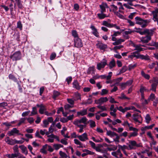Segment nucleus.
Returning <instances> with one entry per match:
<instances>
[{"label":"nucleus","mask_w":158,"mask_h":158,"mask_svg":"<svg viewBox=\"0 0 158 158\" xmlns=\"http://www.w3.org/2000/svg\"><path fill=\"white\" fill-rule=\"evenodd\" d=\"M112 24L106 21H103L102 23V25L110 28H111Z\"/></svg>","instance_id":"obj_37"},{"label":"nucleus","mask_w":158,"mask_h":158,"mask_svg":"<svg viewBox=\"0 0 158 158\" xmlns=\"http://www.w3.org/2000/svg\"><path fill=\"white\" fill-rule=\"evenodd\" d=\"M144 32H146V33L148 34V35H152L154 33V31L153 30L150 29H146L144 30Z\"/></svg>","instance_id":"obj_40"},{"label":"nucleus","mask_w":158,"mask_h":158,"mask_svg":"<svg viewBox=\"0 0 158 158\" xmlns=\"http://www.w3.org/2000/svg\"><path fill=\"white\" fill-rule=\"evenodd\" d=\"M87 119L85 117H83L80 119H75L73 122V124L77 126L79 125H83L81 124V123H83L84 124H86L87 123Z\"/></svg>","instance_id":"obj_4"},{"label":"nucleus","mask_w":158,"mask_h":158,"mask_svg":"<svg viewBox=\"0 0 158 158\" xmlns=\"http://www.w3.org/2000/svg\"><path fill=\"white\" fill-rule=\"evenodd\" d=\"M89 123L90 127L91 128H93L96 126L95 122L92 120H89Z\"/></svg>","instance_id":"obj_43"},{"label":"nucleus","mask_w":158,"mask_h":158,"mask_svg":"<svg viewBox=\"0 0 158 158\" xmlns=\"http://www.w3.org/2000/svg\"><path fill=\"white\" fill-rule=\"evenodd\" d=\"M5 142L8 144L10 145H14L15 144V139H10L8 137H7L5 139Z\"/></svg>","instance_id":"obj_16"},{"label":"nucleus","mask_w":158,"mask_h":158,"mask_svg":"<svg viewBox=\"0 0 158 158\" xmlns=\"http://www.w3.org/2000/svg\"><path fill=\"white\" fill-rule=\"evenodd\" d=\"M108 101V99L107 97H102L100 98L97 100L96 103L97 104H102L103 103L106 102Z\"/></svg>","instance_id":"obj_17"},{"label":"nucleus","mask_w":158,"mask_h":158,"mask_svg":"<svg viewBox=\"0 0 158 158\" xmlns=\"http://www.w3.org/2000/svg\"><path fill=\"white\" fill-rule=\"evenodd\" d=\"M142 147L141 143L137 144L135 140H129L128 147L129 150L135 149L136 148Z\"/></svg>","instance_id":"obj_3"},{"label":"nucleus","mask_w":158,"mask_h":158,"mask_svg":"<svg viewBox=\"0 0 158 158\" xmlns=\"http://www.w3.org/2000/svg\"><path fill=\"white\" fill-rule=\"evenodd\" d=\"M135 23L137 24L140 25L142 27H146L151 21V20H144L138 17H135Z\"/></svg>","instance_id":"obj_1"},{"label":"nucleus","mask_w":158,"mask_h":158,"mask_svg":"<svg viewBox=\"0 0 158 158\" xmlns=\"http://www.w3.org/2000/svg\"><path fill=\"white\" fill-rule=\"evenodd\" d=\"M141 74L142 76L144 77L145 79H149L150 78V76L148 74H145L144 72L142 71L141 72Z\"/></svg>","instance_id":"obj_47"},{"label":"nucleus","mask_w":158,"mask_h":158,"mask_svg":"<svg viewBox=\"0 0 158 158\" xmlns=\"http://www.w3.org/2000/svg\"><path fill=\"white\" fill-rule=\"evenodd\" d=\"M107 65L110 69H112L115 66L116 64L115 60L113 59H112Z\"/></svg>","instance_id":"obj_28"},{"label":"nucleus","mask_w":158,"mask_h":158,"mask_svg":"<svg viewBox=\"0 0 158 158\" xmlns=\"http://www.w3.org/2000/svg\"><path fill=\"white\" fill-rule=\"evenodd\" d=\"M10 58L12 59L13 61L20 59L21 58L20 52L19 51L15 52L13 55L10 56Z\"/></svg>","instance_id":"obj_7"},{"label":"nucleus","mask_w":158,"mask_h":158,"mask_svg":"<svg viewBox=\"0 0 158 158\" xmlns=\"http://www.w3.org/2000/svg\"><path fill=\"white\" fill-rule=\"evenodd\" d=\"M37 113V111L36 108L35 107H33L30 116H33L36 114Z\"/></svg>","instance_id":"obj_44"},{"label":"nucleus","mask_w":158,"mask_h":158,"mask_svg":"<svg viewBox=\"0 0 158 158\" xmlns=\"http://www.w3.org/2000/svg\"><path fill=\"white\" fill-rule=\"evenodd\" d=\"M13 150L14 153H20L19 152L18 148L17 145H15L13 147Z\"/></svg>","instance_id":"obj_53"},{"label":"nucleus","mask_w":158,"mask_h":158,"mask_svg":"<svg viewBox=\"0 0 158 158\" xmlns=\"http://www.w3.org/2000/svg\"><path fill=\"white\" fill-rule=\"evenodd\" d=\"M111 8L112 9V10L114 12V13H115V12L117 11V10H118V7L114 5V4L111 5L110 6Z\"/></svg>","instance_id":"obj_55"},{"label":"nucleus","mask_w":158,"mask_h":158,"mask_svg":"<svg viewBox=\"0 0 158 158\" xmlns=\"http://www.w3.org/2000/svg\"><path fill=\"white\" fill-rule=\"evenodd\" d=\"M92 100L90 98H88V100L84 103L85 104H89L92 103Z\"/></svg>","instance_id":"obj_64"},{"label":"nucleus","mask_w":158,"mask_h":158,"mask_svg":"<svg viewBox=\"0 0 158 158\" xmlns=\"http://www.w3.org/2000/svg\"><path fill=\"white\" fill-rule=\"evenodd\" d=\"M128 57L131 59H133L134 57H135L137 59H140L142 60H148L149 59L148 56H144L141 54L136 52L131 53V55L128 56Z\"/></svg>","instance_id":"obj_2"},{"label":"nucleus","mask_w":158,"mask_h":158,"mask_svg":"<svg viewBox=\"0 0 158 158\" xmlns=\"http://www.w3.org/2000/svg\"><path fill=\"white\" fill-rule=\"evenodd\" d=\"M90 28L92 31V33L96 37H98L99 36L98 33L97 31V30L95 27L94 26L91 25Z\"/></svg>","instance_id":"obj_21"},{"label":"nucleus","mask_w":158,"mask_h":158,"mask_svg":"<svg viewBox=\"0 0 158 158\" xmlns=\"http://www.w3.org/2000/svg\"><path fill=\"white\" fill-rule=\"evenodd\" d=\"M151 15L153 16L152 19L154 22H158V8H155L152 11Z\"/></svg>","instance_id":"obj_5"},{"label":"nucleus","mask_w":158,"mask_h":158,"mask_svg":"<svg viewBox=\"0 0 158 158\" xmlns=\"http://www.w3.org/2000/svg\"><path fill=\"white\" fill-rule=\"evenodd\" d=\"M151 40L150 36H147L144 37H142L140 38V41L143 43H147Z\"/></svg>","instance_id":"obj_20"},{"label":"nucleus","mask_w":158,"mask_h":158,"mask_svg":"<svg viewBox=\"0 0 158 158\" xmlns=\"http://www.w3.org/2000/svg\"><path fill=\"white\" fill-rule=\"evenodd\" d=\"M155 95L154 94H152L148 98V100L153 101L154 99H156Z\"/></svg>","instance_id":"obj_61"},{"label":"nucleus","mask_w":158,"mask_h":158,"mask_svg":"<svg viewBox=\"0 0 158 158\" xmlns=\"http://www.w3.org/2000/svg\"><path fill=\"white\" fill-rule=\"evenodd\" d=\"M97 107L100 109L102 111H106L107 110L105 106L98 105L97 106Z\"/></svg>","instance_id":"obj_59"},{"label":"nucleus","mask_w":158,"mask_h":158,"mask_svg":"<svg viewBox=\"0 0 158 158\" xmlns=\"http://www.w3.org/2000/svg\"><path fill=\"white\" fill-rule=\"evenodd\" d=\"M134 31L131 30L130 29H128L127 31H125L123 33V36L125 35H128L131 34L132 32H134Z\"/></svg>","instance_id":"obj_39"},{"label":"nucleus","mask_w":158,"mask_h":158,"mask_svg":"<svg viewBox=\"0 0 158 158\" xmlns=\"http://www.w3.org/2000/svg\"><path fill=\"white\" fill-rule=\"evenodd\" d=\"M19 131L16 128H13L11 131H8L7 134L9 136H15L16 135H21L19 133Z\"/></svg>","instance_id":"obj_9"},{"label":"nucleus","mask_w":158,"mask_h":158,"mask_svg":"<svg viewBox=\"0 0 158 158\" xmlns=\"http://www.w3.org/2000/svg\"><path fill=\"white\" fill-rule=\"evenodd\" d=\"M60 95V93L57 91H54L53 98L54 99H56V97Z\"/></svg>","instance_id":"obj_56"},{"label":"nucleus","mask_w":158,"mask_h":158,"mask_svg":"<svg viewBox=\"0 0 158 158\" xmlns=\"http://www.w3.org/2000/svg\"><path fill=\"white\" fill-rule=\"evenodd\" d=\"M148 90L145 87L143 86H141L140 89V92L141 93V96L143 98V96H144L143 93L144 91H148Z\"/></svg>","instance_id":"obj_35"},{"label":"nucleus","mask_w":158,"mask_h":158,"mask_svg":"<svg viewBox=\"0 0 158 158\" xmlns=\"http://www.w3.org/2000/svg\"><path fill=\"white\" fill-rule=\"evenodd\" d=\"M150 82L152 83L153 82V83L158 84V79L157 77H153L152 80H150Z\"/></svg>","instance_id":"obj_54"},{"label":"nucleus","mask_w":158,"mask_h":158,"mask_svg":"<svg viewBox=\"0 0 158 158\" xmlns=\"http://www.w3.org/2000/svg\"><path fill=\"white\" fill-rule=\"evenodd\" d=\"M46 111V109L45 107L43 105H41V106H40V108L39 110V113L41 114H43L45 113V112Z\"/></svg>","instance_id":"obj_31"},{"label":"nucleus","mask_w":158,"mask_h":158,"mask_svg":"<svg viewBox=\"0 0 158 158\" xmlns=\"http://www.w3.org/2000/svg\"><path fill=\"white\" fill-rule=\"evenodd\" d=\"M54 126V123H53L50 126V127L48 129V131H47L46 132V135H47V133H48V135H50V134H52V133L54 131V129L53 128Z\"/></svg>","instance_id":"obj_32"},{"label":"nucleus","mask_w":158,"mask_h":158,"mask_svg":"<svg viewBox=\"0 0 158 158\" xmlns=\"http://www.w3.org/2000/svg\"><path fill=\"white\" fill-rule=\"evenodd\" d=\"M77 114L78 115L83 116L87 114V110L86 109H84L82 110H81L80 111L77 112Z\"/></svg>","instance_id":"obj_29"},{"label":"nucleus","mask_w":158,"mask_h":158,"mask_svg":"<svg viewBox=\"0 0 158 158\" xmlns=\"http://www.w3.org/2000/svg\"><path fill=\"white\" fill-rule=\"evenodd\" d=\"M155 125L154 124H153L150 126H146L141 128V130L143 133H144L147 130L152 129Z\"/></svg>","instance_id":"obj_19"},{"label":"nucleus","mask_w":158,"mask_h":158,"mask_svg":"<svg viewBox=\"0 0 158 158\" xmlns=\"http://www.w3.org/2000/svg\"><path fill=\"white\" fill-rule=\"evenodd\" d=\"M95 69L94 66H92L89 67L88 69L87 73L88 74H94L95 73Z\"/></svg>","instance_id":"obj_25"},{"label":"nucleus","mask_w":158,"mask_h":158,"mask_svg":"<svg viewBox=\"0 0 158 158\" xmlns=\"http://www.w3.org/2000/svg\"><path fill=\"white\" fill-rule=\"evenodd\" d=\"M25 141V139L22 138L21 140H17L15 139V144H21L23 143Z\"/></svg>","instance_id":"obj_58"},{"label":"nucleus","mask_w":158,"mask_h":158,"mask_svg":"<svg viewBox=\"0 0 158 158\" xmlns=\"http://www.w3.org/2000/svg\"><path fill=\"white\" fill-rule=\"evenodd\" d=\"M48 145L46 144L43 146L42 148L40 150V152L44 154H46L47 153V149L48 148Z\"/></svg>","instance_id":"obj_22"},{"label":"nucleus","mask_w":158,"mask_h":158,"mask_svg":"<svg viewBox=\"0 0 158 158\" xmlns=\"http://www.w3.org/2000/svg\"><path fill=\"white\" fill-rule=\"evenodd\" d=\"M73 87L79 90L81 89V86L79 85L77 81L75 80L73 83Z\"/></svg>","instance_id":"obj_30"},{"label":"nucleus","mask_w":158,"mask_h":158,"mask_svg":"<svg viewBox=\"0 0 158 158\" xmlns=\"http://www.w3.org/2000/svg\"><path fill=\"white\" fill-rule=\"evenodd\" d=\"M133 81L132 80H130L125 83V84L127 86H129L131 85L133 83Z\"/></svg>","instance_id":"obj_63"},{"label":"nucleus","mask_w":158,"mask_h":158,"mask_svg":"<svg viewBox=\"0 0 158 158\" xmlns=\"http://www.w3.org/2000/svg\"><path fill=\"white\" fill-rule=\"evenodd\" d=\"M145 119L146 122L148 124L150 123L151 120L150 116L148 114H147L146 115L145 117Z\"/></svg>","instance_id":"obj_38"},{"label":"nucleus","mask_w":158,"mask_h":158,"mask_svg":"<svg viewBox=\"0 0 158 158\" xmlns=\"http://www.w3.org/2000/svg\"><path fill=\"white\" fill-rule=\"evenodd\" d=\"M97 47L99 48L100 49H104L107 48V46L101 43H98L97 44Z\"/></svg>","instance_id":"obj_27"},{"label":"nucleus","mask_w":158,"mask_h":158,"mask_svg":"<svg viewBox=\"0 0 158 158\" xmlns=\"http://www.w3.org/2000/svg\"><path fill=\"white\" fill-rule=\"evenodd\" d=\"M78 139L81 141L84 142L88 139V135L86 132L84 133L81 135H78Z\"/></svg>","instance_id":"obj_13"},{"label":"nucleus","mask_w":158,"mask_h":158,"mask_svg":"<svg viewBox=\"0 0 158 158\" xmlns=\"http://www.w3.org/2000/svg\"><path fill=\"white\" fill-rule=\"evenodd\" d=\"M118 149L120 150H121L126 156H127V154L126 152V151H125L126 149H127L128 150H129V149L128 146H127L125 145H120L118 144Z\"/></svg>","instance_id":"obj_14"},{"label":"nucleus","mask_w":158,"mask_h":158,"mask_svg":"<svg viewBox=\"0 0 158 158\" xmlns=\"http://www.w3.org/2000/svg\"><path fill=\"white\" fill-rule=\"evenodd\" d=\"M83 152H85L86 155H93L94 154V152L91 151H90L89 150L87 149H84L83 150Z\"/></svg>","instance_id":"obj_41"},{"label":"nucleus","mask_w":158,"mask_h":158,"mask_svg":"<svg viewBox=\"0 0 158 158\" xmlns=\"http://www.w3.org/2000/svg\"><path fill=\"white\" fill-rule=\"evenodd\" d=\"M111 154L116 158H121L123 156L122 154L118 149L116 151L112 152Z\"/></svg>","instance_id":"obj_15"},{"label":"nucleus","mask_w":158,"mask_h":158,"mask_svg":"<svg viewBox=\"0 0 158 158\" xmlns=\"http://www.w3.org/2000/svg\"><path fill=\"white\" fill-rule=\"evenodd\" d=\"M43 127L44 128L47 127L49 124V123L47 120H44L43 121Z\"/></svg>","instance_id":"obj_62"},{"label":"nucleus","mask_w":158,"mask_h":158,"mask_svg":"<svg viewBox=\"0 0 158 158\" xmlns=\"http://www.w3.org/2000/svg\"><path fill=\"white\" fill-rule=\"evenodd\" d=\"M83 46L81 40L79 38H77L74 39V46L77 48L81 47Z\"/></svg>","instance_id":"obj_11"},{"label":"nucleus","mask_w":158,"mask_h":158,"mask_svg":"<svg viewBox=\"0 0 158 158\" xmlns=\"http://www.w3.org/2000/svg\"><path fill=\"white\" fill-rule=\"evenodd\" d=\"M101 9V12H106V8H108L107 5L106 3H103L100 6Z\"/></svg>","instance_id":"obj_23"},{"label":"nucleus","mask_w":158,"mask_h":158,"mask_svg":"<svg viewBox=\"0 0 158 158\" xmlns=\"http://www.w3.org/2000/svg\"><path fill=\"white\" fill-rule=\"evenodd\" d=\"M19 148L21 149L22 153L25 155H27L28 153V151L27 148L23 145H21L19 146Z\"/></svg>","instance_id":"obj_24"},{"label":"nucleus","mask_w":158,"mask_h":158,"mask_svg":"<svg viewBox=\"0 0 158 158\" xmlns=\"http://www.w3.org/2000/svg\"><path fill=\"white\" fill-rule=\"evenodd\" d=\"M107 64V60L106 59H104L100 63L97 64V69L100 70L102 68H104Z\"/></svg>","instance_id":"obj_8"},{"label":"nucleus","mask_w":158,"mask_h":158,"mask_svg":"<svg viewBox=\"0 0 158 158\" xmlns=\"http://www.w3.org/2000/svg\"><path fill=\"white\" fill-rule=\"evenodd\" d=\"M137 65V63H135L133 64H131L129 65L128 66L129 70L130 71L131 70L134 69L136 66Z\"/></svg>","instance_id":"obj_49"},{"label":"nucleus","mask_w":158,"mask_h":158,"mask_svg":"<svg viewBox=\"0 0 158 158\" xmlns=\"http://www.w3.org/2000/svg\"><path fill=\"white\" fill-rule=\"evenodd\" d=\"M106 130L107 131L106 135H107L110 136L111 138H112L114 136H115L117 135L116 133L113 131H108L107 130V129H106Z\"/></svg>","instance_id":"obj_26"},{"label":"nucleus","mask_w":158,"mask_h":158,"mask_svg":"<svg viewBox=\"0 0 158 158\" xmlns=\"http://www.w3.org/2000/svg\"><path fill=\"white\" fill-rule=\"evenodd\" d=\"M132 117L135 123H138L140 124L142 123V118L140 115L138 114H135L132 115Z\"/></svg>","instance_id":"obj_6"},{"label":"nucleus","mask_w":158,"mask_h":158,"mask_svg":"<svg viewBox=\"0 0 158 158\" xmlns=\"http://www.w3.org/2000/svg\"><path fill=\"white\" fill-rule=\"evenodd\" d=\"M120 31L121 32H119L118 31H114V33L112 35H113L114 36H116L118 35H120L121 34V32L123 31H124V30L121 29Z\"/></svg>","instance_id":"obj_50"},{"label":"nucleus","mask_w":158,"mask_h":158,"mask_svg":"<svg viewBox=\"0 0 158 158\" xmlns=\"http://www.w3.org/2000/svg\"><path fill=\"white\" fill-rule=\"evenodd\" d=\"M53 147L55 150H57L60 148H63V146L61 144H54L53 145Z\"/></svg>","instance_id":"obj_36"},{"label":"nucleus","mask_w":158,"mask_h":158,"mask_svg":"<svg viewBox=\"0 0 158 158\" xmlns=\"http://www.w3.org/2000/svg\"><path fill=\"white\" fill-rule=\"evenodd\" d=\"M97 15L100 19H102L108 16H107L104 14L103 12H101V13H98L97 14Z\"/></svg>","instance_id":"obj_34"},{"label":"nucleus","mask_w":158,"mask_h":158,"mask_svg":"<svg viewBox=\"0 0 158 158\" xmlns=\"http://www.w3.org/2000/svg\"><path fill=\"white\" fill-rule=\"evenodd\" d=\"M130 45L131 46H133L135 48L134 50H137L138 52H140L146 50L145 48H141V45H135L133 42L131 41H130Z\"/></svg>","instance_id":"obj_12"},{"label":"nucleus","mask_w":158,"mask_h":158,"mask_svg":"<svg viewBox=\"0 0 158 158\" xmlns=\"http://www.w3.org/2000/svg\"><path fill=\"white\" fill-rule=\"evenodd\" d=\"M47 136L48 138L47 140L49 142L53 143L54 141V139H55V135L53 134H51L50 135H48V133H47Z\"/></svg>","instance_id":"obj_18"},{"label":"nucleus","mask_w":158,"mask_h":158,"mask_svg":"<svg viewBox=\"0 0 158 158\" xmlns=\"http://www.w3.org/2000/svg\"><path fill=\"white\" fill-rule=\"evenodd\" d=\"M6 157L8 158H26V157L20 153H12V154H8L6 155Z\"/></svg>","instance_id":"obj_10"},{"label":"nucleus","mask_w":158,"mask_h":158,"mask_svg":"<svg viewBox=\"0 0 158 158\" xmlns=\"http://www.w3.org/2000/svg\"><path fill=\"white\" fill-rule=\"evenodd\" d=\"M118 98H120V99H128V100L130 99V98L127 97L124 94H123V93H122L121 95L120 96L118 97Z\"/></svg>","instance_id":"obj_51"},{"label":"nucleus","mask_w":158,"mask_h":158,"mask_svg":"<svg viewBox=\"0 0 158 158\" xmlns=\"http://www.w3.org/2000/svg\"><path fill=\"white\" fill-rule=\"evenodd\" d=\"M72 35L75 38V39L78 38V35L77 31L75 30H73L72 31Z\"/></svg>","instance_id":"obj_52"},{"label":"nucleus","mask_w":158,"mask_h":158,"mask_svg":"<svg viewBox=\"0 0 158 158\" xmlns=\"http://www.w3.org/2000/svg\"><path fill=\"white\" fill-rule=\"evenodd\" d=\"M141 101L142 102V105L144 106L147 104L148 103V102H149V101L148 99V100L145 99L144 96L143 98L142 97H141Z\"/></svg>","instance_id":"obj_33"},{"label":"nucleus","mask_w":158,"mask_h":158,"mask_svg":"<svg viewBox=\"0 0 158 158\" xmlns=\"http://www.w3.org/2000/svg\"><path fill=\"white\" fill-rule=\"evenodd\" d=\"M59 154L60 156L62 158H66L68 157L67 154L62 151H60Z\"/></svg>","instance_id":"obj_48"},{"label":"nucleus","mask_w":158,"mask_h":158,"mask_svg":"<svg viewBox=\"0 0 158 158\" xmlns=\"http://www.w3.org/2000/svg\"><path fill=\"white\" fill-rule=\"evenodd\" d=\"M157 85V84L153 83L152 85V88L151 90L154 91V92H156V88Z\"/></svg>","instance_id":"obj_57"},{"label":"nucleus","mask_w":158,"mask_h":158,"mask_svg":"<svg viewBox=\"0 0 158 158\" xmlns=\"http://www.w3.org/2000/svg\"><path fill=\"white\" fill-rule=\"evenodd\" d=\"M8 77L10 79L14 81H17V78L14 75L11 74H10L9 75Z\"/></svg>","instance_id":"obj_46"},{"label":"nucleus","mask_w":158,"mask_h":158,"mask_svg":"<svg viewBox=\"0 0 158 158\" xmlns=\"http://www.w3.org/2000/svg\"><path fill=\"white\" fill-rule=\"evenodd\" d=\"M131 125L132 124L131 123H129L127 121H124V122L122 124V125L124 127H128L129 128Z\"/></svg>","instance_id":"obj_42"},{"label":"nucleus","mask_w":158,"mask_h":158,"mask_svg":"<svg viewBox=\"0 0 158 158\" xmlns=\"http://www.w3.org/2000/svg\"><path fill=\"white\" fill-rule=\"evenodd\" d=\"M114 14L120 18L123 19H124V17L123 15V14L119 13L118 11L115 12Z\"/></svg>","instance_id":"obj_45"},{"label":"nucleus","mask_w":158,"mask_h":158,"mask_svg":"<svg viewBox=\"0 0 158 158\" xmlns=\"http://www.w3.org/2000/svg\"><path fill=\"white\" fill-rule=\"evenodd\" d=\"M26 120V118H21L19 120V123L18 124V126H20L22 123H24Z\"/></svg>","instance_id":"obj_60"}]
</instances>
